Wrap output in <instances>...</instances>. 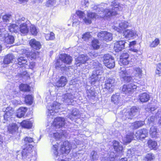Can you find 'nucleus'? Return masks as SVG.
Segmentation results:
<instances>
[{"instance_id": "1", "label": "nucleus", "mask_w": 161, "mask_h": 161, "mask_svg": "<svg viewBox=\"0 0 161 161\" xmlns=\"http://www.w3.org/2000/svg\"><path fill=\"white\" fill-rule=\"evenodd\" d=\"M107 4L101 3L97 5H94L92 8L93 9L96 10L99 14H101V13L103 14V15H100L102 18L109 17L118 14V11L120 7L115 0L111 3L112 10L111 8L104 10L103 7L107 6Z\"/></svg>"}, {"instance_id": "2", "label": "nucleus", "mask_w": 161, "mask_h": 161, "mask_svg": "<svg viewBox=\"0 0 161 161\" xmlns=\"http://www.w3.org/2000/svg\"><path fill=\"white\" fill-rule=\"evenodd\" d=\"M93 65L95 69L90 77L92 82L96 81L101 79L103 72L102 65L98 62L93 63Z\"/></svg>"}, {"instance_id": "3", "label": "nucleus", "mask_w": 161, "mask_h": 161, "mask_svg": "<svg viewBox=\"0 0 161 161\" xmlns=\"http://www.w3.org/2000/svg\"><path fill=\"white\" fill-rule=\"evenodd\" d=\"M62 131L63 132L61 134H60L61 133H59L58 132H56L55 133H53V135L52 134H51V137H52L53 139L54 138L55 139H56V141L55 140L54 142H53L52 141H53V139H51V142H52V144L53 145V147L52 148V151L54 155L55 156L56 158H57L58 156L60 157V156H62L61 154L58 155L59 153H58L57 151L58 148V142H56L57 144L54 143L56 141H57V140L62 138L63 136H66V132L65 131H63V130H62Z\"/></svg>"}, {"instance_id": "4", "label": "nucleus", "mask_w": 161, "mask_h": 161, "mask_svg": "<svg viewBox=\"0 0 161 161\" xmlns=\"http://www.w3.org/2000/svg\"><path fill=\"white\" fill-rule=\"evenodd\" d=\"M60 104L57 102H54L53 104L48 106L47 107L48 112L47 113V116L53 118L55 114L58 112V110L60 108Z\"/></svg>"}, {"instance_id": "5", "label": "nucleus", "mask_w": 161, "mask_h": 161, "mask_svg": "<svg viewBox=\"0 0 161 161\" xmlns=\"http://www.w3.org/2000/svg\"><path fill=\"white\" fill-rule=\"evenodd\" d=\"M33 147L32 145H30L28 149H23L21 153V159L23 161H35L34 159L31 158L32 155L31 153Z\"/></svg>"}, {"instance_id": "6", "label": "nucleus", "mask_w": 161, "mask_h": 161, "mask_svg": "<svg viewBox=\"0 0 161 161\" xmlns=\"http://www.w3.org/2000/svg\"><path fill=\"white\" fill-rule=\"evenodd\" d=\"M115 80L113 78H108L105 81V88L110 92H112L115 85Z\"/></svg>"}, {"instance_id": "7", "label": "nucleus", "mask_w": 161, "mask_h": 161, "mask_svg": "<svg viewBox=\"0 0 161 161\" xmlns=\"http://www.w3.org/2000/svg\"><path fill=\"white\" fill-rule=\"evenodd\" d=\"M137 86L133 83H130L123 86L122 91L125 94L133 92L137 88Z\"/></svg>"}, {"instance_id": "8", "label": "nucleus", "mask_w": 161, "mask_h": 161, "mask_svg": "<svg viewBox=\"0 0 161 161\" xmlns=\"http://www.w3.org/2000/svg\"><path fill=\"white\" fill-rule=\"evenodd\" d=\"M148 130L145 129H140L137 131L135 134V140L144 139L147 137Z\"/></svg>"}, {"instance_id": "9", "label": "nucleus", "mask_w": 161, "mask_h": 161, "mask_svg": "<svg viewBox=\"0 0 161 161\" xmlns=\"http://www.w3.org/2000/svg\"><path fill=\"white\" fill-rule=\"evenodd\" d=\"M98 38L105 41H111L112 39V34L105 31H102L97 35Z\"/></svg>"}, {"instance_id": "10", "label": "nucleus", "mask_w": 161, "mask_h": 161, "mask_svg": "<svg viewBox=\"0 0 161 161\" xmlns=\"http://www.w3.org/2000/svg\"><path fill=\"white\" fill-rule=\"evenodd\" d=\"M65 119L63 118L57 117L54 120L52 127L54 126V129L62 127L65 124Z\"/></svg>"}, {"instance_id": "11", "label": "nucleus", "mask_w": 161, "mask_h": 161, "mask_svg": "<svg viewBox=\"0 0 161 161\" xmlns=\"http://www.w3.org/2000/svg\"><path fill=\"white\" fill-rule=\"evenodd\" d=\"M71 146L70 143L68 141L64 142L61 145L60 151L62 154H68L70 151Z\"/></svg>"}, {"instance_id": "12", "label": "nucleus", "mask_w": 161, "mask_h": 161, "mask_svg": "<svg viewBox=\"0 0 161 161\" xmlns=\"http://www.w3.org/2000/svg\"><path fill=\"white\" fill-rule=\"evenodd\" d=\"M14 113V110L11 107H8L6 110V113L4 116V118L6 121L11 120V116Z\"/></svg>"}, {"instance_id": "13", "label": "nucleus", "mask_w": 161, "mask_h": 161, "mask_svg": "<svg viewBox=\"0 0 161 161\" xmlns=\"http://www.w3.org/2000/svg\"><path fill=\"white\" fill-rule=\"evenodd\" d=\"M135 136L132 132L128 133L125 136L122 137V140L124 144H127L131 142V141L135 140Z\"/></svg>"}, {"instance_id": "14", "label": "nucleus", "mask_w": 161, "mask_h": 161, "mask_svg": "<svg viewBox=\"0 0 161 161\" xmlns=\"http://www.w3.org/2000/svg\"><path fill=\"white\" fill-rule=\"evenodd\" d=\"M125 42L123 40L119 41L114 43V48L116 52H119L125 47Z\"/></svg>"}, {"instance_id": "15", "label": "nucleus", "mask_w": 161, "mask_h": 161, "mask_svg": "<svg viewBox=\"0 0 161 161\" xmlns=\"http://www.w3.org/2000/svg\"><path fill=\"white\" fill-rule=\"evenodd\" d=\"M59 58L62 63L69 64L72 61V58L69 55L65 54H60Z\"/></svg>"}, {"instance_id": "16", "label": "nucleus", "mask_w": 161, "mask_h": 161, "mask_svg": "<svg viewBox=\"0 0 161 161\" xmlns=\"http://www.w3.org/2000/svg\"><path fill=\"white\" fill-rule=\"evenodd\" d=\"M29 44L31 47L36 50L40 49L41 47L40 42L35 39H31L29 42Z\"/></svg>"}, {"instance_id": "17", "label": "nucleus", "mask_w": 161, "mask_h": 161, "mask_svg": "<svg viewBox=\"0 0 161 161\" xmlns=\"http://www.w3.org/2000/svg\"><path fill=\"white\" fill-rule=\"evenodd\" d=\"M67 82V79L65 77L62 76L55 83V86L57 87L64 86Z\"/></svg>"}, {"instance_id": "18", "label": "nucleus", "mask_w": 161, "mask_h": 161, "mask_svg": "<svg viewBox=\"0 0 161 161\" xmlns=\"http://www.w3.org/2000/svg\"><path fill=\"white\" fill-rule=\"evenodd\" d=\"M133 73L136 77L139 78H141L142 75V71L139 67H133Z\"/></svg>"}, {"instance_id": "19", "label": "nucleus", "mask_w": 161, "mask_h": 161, "mask_svg": "<svg viewBox=\"0 0 161 161\" xmlns=\"http://www.w3.org/2000/svg\"><path fill=\"white\" fill-rule=\"evenodd\" d=\"M88 17L90 18H85L83 19L84 22L86 24H90L91 23V20L90 18H98V15L96 13H90L88 14Z\"/></svg>"}, {"instance_id": "20", "label": "nucleus", "mask_w": 161, "mask_h": 161, "mask_svg": "<svg viewBox=\"0 0 161 161\" xmlns=\"http://www.w3.org/2000/svg\"><path fill=\"white\" fill-rule=\"evenodd\" d=\"M14 58V56L13 55L11 54H7L4 57L3 63L5 64H8L12 63Z\"/></svg>"}, {"instance_id": "21", "label": "nucleus", "mask_w": 161, "mask_h": 161, "mask_svg": "<svg viewBox=\"0 0 161 161\" xmlns=\"http://www.w3.org/2000/svg\"><path fill=\"white\" fill-rule=\"evenodd\" d=\"M18 126L15 123L10 124L8 126V131L10 133L15 132L18 130Z\"/></svg>"}, {"instance_id": "22", "label": "nucleus", "mask_w": 161, "mask_h": 161, "mask_svg": "<svg viewBox=\"0 0 161 161\" xmlns=\"http://www.w3.org/2000/svg\"><path fill=\"white\" fill-rule=\"evenodd\" d=\"M111 100L114 104H119L121 101L119 93H117L113 95L111 97Z\"/></svg>"}, {"instance_id": "23", "label": "nucleus", "mask_w": 161, "mask_h": 161, "mask_svg": "<svg viewBox=\"0 0 161 161\" xmlns=\"http://www.w3.org/2000/svg\"><path fill=\"white\" fill-rule=\"evenodd\" d=\"M149 95L146 92L141 93L139 95V99L142 102H147L149 100Z\"/></svg>"}, {"instance_id": "24", "label": "nucleus", "mask_w": 161, "mask_h": 161, "mask_svg": "<svg viewBox=\"0 0 161 161\" xmlns=\"http://www.w3.org/2000/svg\"><path fill=\"white\" fill-rule=\"evenodd\" d=\"M27 108L25 107H20L17 110L16 113L17 117L20 118L24 116L26 111Z\"/></svg>"}, {"instance_id": "25", "label": "nucleus", "mask_w": 161, "mask_h": 161, "mask_svg": "<svg viewBox=\"0 0 161 161\" xmlns=\"http://www.w3.org/2000/svg\"><path fill=\"white\" fill-rule=\"evenodd\" d=\"M19 30L21 33L25 35L28 32L29 28L26 23H23L20 25Z\"/></svg>"}, {"instance_id": "26", "label": "nucleus", "mask_w": 161, "mask_h": 161, "mask_svg": "<svg viewBox=\"0 0 161 161\" xmlns=\"http://www.w3.org/2000/svg\"><path fill=\"white\" fill-rule=\"evenodd\" d=\"M73 96L70 93H67L63 96L62 100L70 104L73 100Z\"/></svg>"}, {"instance_id": "27", "label": "nucleus", "mask_w": 161, "mask_h": 161, "mask_svg": "<svg viewBox=\"0 0 161 161\" xmlns=\"http://www.w3.org/2000/svg\"><path fill=\"white\" fill-rule=\"evenodd\" d=\"M113 145L115 150L117 151H122L123 149V147L122 145L118 141H114L113 142Z\"/></svg>"}, {"instance_id": "28", "label": "nucleus", "mask_w": 161, "mask_h": 161, "mask_svg": "<svg viewBox=\"0 0 161 161\" xmlns=\"http://www.w3.org/2000/svg\"><path fill=\"white\" fill-rule=\"evenodd\" d=\"M21 125L23 128L30 129L32 126V123L29 120H24L21 123Z\"/></svg>"}, {"instance_id": "29", "label": "nucleus", "mask_w": 161, "mask_h": 161, "mask_svg": "<svg viewBox=\"0 0 161 161\" xmlns=\"http://www.w3.org/2000/svg\"><path fill=\"white\" fill-rule=\"evenodd\" d=\"M124 36L126 38H130L135 36L136 34V31L127 30L124 32Z\"/></svg>"}, {"instance_id": "30", "label": "nucleus", "mask_w": 161, "mask_h": 161, "mask_svg": "<svg viewBox=\"0 0 161 161\" xmlns=\"http://www.w3.org/2000/svg\"><path fill=\"white\" fill-rule=\"evenodd\" d=\"M4 40H2V41H4L5 43L7 44H12L13 43L14 41V38L12 36L8 35L5 36L3 37Z\"/></svg>"}, {"instance_id": "31", "label": "nucleus", "mask_w": 161, "mask_h": 161, "mask_svg": "<svg viewBox=\"0 0 161 161\" xmlns=\"http://www.w3.org/2000/svg\"><path fill=\"white\" fill-rule=\"evenodd\" d=\"M25 144V148L24 149L27 148L28 149L29 147V146L31 145L29 144V143H31L33 142V138L26 137H25L23 140ZM32 146H33L31 145Z\"/></svg>"}, {"instance_id": "32", "label": "nucleus", "mask_w": 161, "mask_h": 161, "mask_svg": "<svg viewBox=\"0 0 161 161\" xmlns=\"http://www.w3.org/2000/svg\"><path fill=\"white\" fill-rule=\"evenodd\" d=\"M17 60L18 62L17 63L19 65H23V66L24 67H26V66L27 64V61L25 58L21 57L17 59Z\"/></svg>"}, {"instance_id": "33", "label": "nucleus", "mask_w": 161, "mask_h": 161, "mask_svg": "<svg viewBox=\"0 0 161 161\" xmlns=\"http://www.w3.org/2000/svg\"><path fill=\"white\" fill-rule=\"evenodd\" d=\"M149 133L152 137H156L157 135V128L154 126H152L150 128Z\"/></svg>"}, {"instance_id": "34", "label": "nucleus", "mask_w": 161, "mask_h": 161, "mask_svg": "<svg viewBox=\"0 0 161 161\" xmlns=\"http://www.w3.org/2000/svg\"><path fill=\"white\" fill-rule=\"evenodd\" d=\"M121 71L119 72V75L120 78L123 79L127 76L130 75L129 72L126 70L125 69H122V68H121Z\"/></svg>"}, {"instance_id": "35", "label": "nucleus", "mask_w": 161, "mask_h": 161, "mask_svg": "<svg viewBox=\"0 0 161 161\" xmlns=\"http://www.w3.org/2000/svg\"><path fill=\"white\" fill-rule=\"evenodd\" d=\"M144 124V121H136L132 123V126H133L135 129H136L139 127L142 126Z\"/></svg>"}, {"instance_id": "36", "label": "nucleus", "mask_w": 161, "mask_h": 161, "mask_svg": "<svg viewBox=\"0 0 161 161\" xmlns=\"http://www.w3.org/2000/svg\"><path fill=\"white\" fill-rule=\"evenodd\" d=\"M91 161H96L98 160L99 156L97 153L93 151L91 153Z\"/></svg>"}, {"instance_id": "37", "label": "nucleus", "mask_w": 161, "mask_h": 161, "mask_svg": "<svg viewBox=\"0 0 161 161\" xmlns=\"http://www.w3.org/2000/svg\"><path fill=\"white\" fill-rule=\"evenodd\" d=\"M20 90L23 92H29L30 90V86L26 84H21L19 86Z\"/></svg>"}, {"instance_id": "38", "label": "nucleus", "mask_w": 161, "mask_h": 161, "mask_svg": "<svg viewBox=\"0 0 161 161\" xmlns=\"http://www.w3.org/2000/svg\"><path fill=\"white\" fill-rule=\"evenodd\" d=\"M107 62L106 64H104L108 68H113L115 66V64L114 59L109 60Z\"/></svg>"}, {"instance_id": "39", "label": "nucleus", "mask_w": 161, "mask_h": 161, "mask_svg": "<svg viewBox=\"0 0 161 161\" xmlns=\"http://www.w3.org/2000/svg\"><path fill=\"white\" fill-rule=\"evenodd\" d=\"M44 34L45 38L47 41L53 40L55 38V35L52 32H50V33Z\"/></svg>"}, {"instance_id": "40", "label": "nucleus", "mask_w": 161, "mask_h": 161, "mask_svg": "<svg viewBox=\"0 0 161 161\" xmlns=\"http://www.w3.org/2000/svg\"><path fill=\"white\" fill-rule=\"evenodd\" d=\"M132 118V115L131 114L130 112L129 111L124 113L122 118L123 120H127V119H131Z\"/></svg>"}, {"instance_id": "41", "label": "nucleus", "mask_w": 161, "mask_h": 161, "mask_svg": "<svg viewBox=\"0 0 161 161\" xmlns=\"http://www.w3.org/2000/svg\"><path fill=\"white\" fill-rule=\"evenodd\" d=\"M160 43V40L158 38H156L151 42L150 45L149 46L151 47H157Z\"/></svg>"}, {"instance_id": "42", "label": "nucleus", "mask_w": 161, "mask_h": 161, "mask_svg": "<svg viewBox=\"0 0 161 161\" xmlns=\"http://www.w3.org/2000/svg\"><path fill=\"white\" fill-rule=\"evenodd\" d=\"M148 147L151 149H153L157 146V143L156 142L151 140H149L147 142Z\"/></svg>"}, {"instance_id": "43", "label": "nucleus", "mask_w": 161, "mask_h": 161, "mask_svg": "<svg viewBox=\"0 0 161 161\" xmlns=\"http://www.w3.org/2000/svg\"><path fill=\"white\" fill-rule=\"evenodd\" d=\"M78 112L76 108L73 109L72 112V114L71 115L69 116L68 117L71 120H73L75 119H76V116L78 115Z\"/></svg>"}, {"instance_id": "44", "label": "nucleus", "mask_w": 161, "mask_h": 161, "mask_svg": "<svg viewBox=\"0 0 161 161\" xmlns=\"http://www.w3.org/2000/svg\"><path fill=\"white\" fill-rule=\"evenodd\" d=\"M25 101L26 103L29 105H31L33 102V97L31 95H28L25 97Z\"/></svg>"}, {"instance_id": "45", "label": "nucleus", "mask_w": 161, "mask_h": 161, "mask_svg": "<svg viewBox=\"0 0 161 161\" xmlns=\"http://www.w3.org/2000/svg\"><path fill=\"white\" fill-rule=\"evenodd\" d=\"M100 43L98 40L94 39L92 42V46L93 48L98 49L99 48Z\"/></svg>"}, {"instance_id": "46", "label": "nucleus", "mask_w": 161, "mask_h": 161, "mask_svg": "<svg viewBox=\"0 0 161 161\" xmlns=\"http://www.w3.org/2000/svg\"><path fill=\"white\" fill-rule=\"evenodd\" d=\"M155 75L158 76H161V64L160 63L158 64L157 65Z\"/></svg>"}, {"instance_id": "47", "label": "nucleus", "mask_w": 161, "mask_h": 161, "mask_svg": "<svg viewBox=\"0 0 161 161\" xmlns=\"http://www.w3.org/2000/svg\"><path fill=\"white\" fill-rule=\"evenodd\" d=\"M154 158V156L152 154L148 153L143 158V161H151Z\"/></svg>"}, {"instance_id": "48", "label": "nucleus", "mask_w": 161, "mask_h": 161, "mask_svg": "<svg viewBox=\"0 0 161 161\" xmlns=\"http://www.w3.org/2000/svg\"><path fill=\"white\" fill-rule=\"evenodd\" d=\"M18 27L15 24H12L8 27V30L11 32H17Z\"/></svg>"}, {"instance_id": "49", "label": "nucleus", "mask_w": 161, "mask_h": 161, "mask_svg": "<svg viewBox=\"0 0 161 161\" xmlns=\"http://www.w3.org/2000/svg\"><path fill=\"white\" fill-rule=\"evenodd\" d=\"M103 58L104 59L103 62L104 64H106V63H107V61H108V60H109L114 59L112 56L109 55V54H105L104 55Z\"/></svg>"}, {"instance_id": "50", "label": "nucleus", "mask_w": 161, "mask_h": 161, "mask_svg": "<svg viewBox=\"0 0 161 161\" xmlns=\"http://www.w3.org/2000/svg\"><path fill=\"white\" fill-rule=\"evenodd\" d=\"M56 0H47L46 6L47 7H51L54 5L56 3Z\"/></svg>"}, {"instance_id": "51", "label": "nucleus", "mask_w": 161, "mask_h": 161, "mask_svg": "<svg viewBox=\"0 0 161 161\" xmlns=\"http://www.w3.org/2000/svg\"><path fill=\"white\" fill-rule=\"evenodd\" d=\"M132 115L133 117L137 114L139 111V109L136 107H133L129 111Z\"/></svg>"}, {"instance_id": "52", "label": "nucleus", "mask_w": 161, "mask_h": 161, "mask_svg": "<svg viewBox=\"0 0 161 161\" xmlns=\"http://www.w3.org/2000/svg\"><path fill=\"white\" fill-rule=\"evenodd\" d=\"M12 19V15L10 14H5L3 17V19L4 22H8L11 20Z\"/></svg>"}, {"instance_id": "53", "label": "nucleus", "mask_w": 161, "mask_h": 161, "mask_svg": "<svg viewBox=\"0 0 161 161\" xmlns=\"http://www.w3.org/2000/svg\"><path fill=\"white\" fill-rule=\"evenodd\" d=\"M38 53L37 52H36L35 50H33L29 53V57L31 58L35 59L36 58V56Z\"/></svg>"}, {"instance_id": "54", "label": "nucleus", "mask_w": 161, "mask_h": 161, "mask_svg": "<svg viewBox=\"0 0 161 161\" xmlns=\"http://www.w3.org/2000/svg\"><path fill=\"white\" fill-rule=\"evenodd\" d=\"M129 61L127 59H124L120 58L119 61V64L121 65L123 64V65H127L129 64Z\"/></svg>"}, {"instance_id": "55", "label": "nucleus", "mask_w": 161, "mask_h": 161, "mask_svg": "<svg viewBox=\"0 0 161 161\" xmlns=\"http://www.w3.org/2000/svg\"><path fill=\"white\" fill-rule=\"evenodd\" d=\"M129 24L128 22L126 21H123L119 24V26L122 29H125L127 27Z\"/></svg>"}, {"instance_id": "56", "label": "nucleus", "mask_w": 161, "mask_h": 161, "mask_svg": "<svg viewBox=\"0 0 161 161\" xmlns=\"http://www.w3.org/2000/svg\"><path fill=\"white\" fill-rule=\"evenodd\" d=\"M30 31L31 34L34 35H36L38 32L36 27L33 25H31V26Z\"/></svg>"}, {"instance_id": "57", "label": "nucleus", "mask_w": 161, "mask_h": 161, "mask_svg": "<svg viewBox=\"0 0 161 161\" xmlns=\"http://www.w3.org/2000/svg\"><path fill=\"white\" fill-rule=\"evenodd\" d=\"M86 93L88 97L93 96L95 95V92L94 90L91 89L90 90H87Z\"/></svg>"}, {"instance_id": "58", "label": "nucleus", "mask_w": 161, "mask_h": 161, "mask_svg": "<svg viewBox=\"0 0 161 161\" xmlns=\"http://www.w3.org/2000/svg\"><path fill=\"white\" fill-rule=\"evenodd\" d=\"M88 57L84 55H81V64H84L88 60Z\"/></svg>"}, {"instance_id": "59", "label": "nucleus", "mask_w": 161, "mask_h": 161, "mask_svg": "<svg viewBox=\"0 0 161 161\" xmlns=\"http://www.w3.org/2000/svg\"><path fill=\"white\" fill-rule=\"evenodd\" d=\"M7 35H8V33L6 32H2L0 30V40L1 41L2 40H3V37H4Z\"/></svg>"}, {"instance_id": "60", "label": "nucleus", "mask_w": 161, "mask_h": 161, "mask_svg": "<svg viewBox=\"0 0 161 161\" xmlns=\"http://www.w3.org/2000/svg\"><path fill=\"white\" fill-rule=\"evenodd\" d=\"M91 36L89 33L87 32L83 36L82 38L84 39V40H86L90 37Z\"/></svg>"}, {"instance_id": "61", "label": "nucleus", "mask_w": 161, "mask_h": 161, "mask_svg": "<svg viewBox=\"0 0 161 161\" xmlns=\"http://www.w3.org/2000/svg\"><path fill=\"white\" fill-rule=\"evenodd\" d=\"M134 154V151L132 149H129L127 151V155L129 157H131Z\"/></svg>"}, {"instance_id": "62", "label": "nucleus", "mask_w": 161, "mask_h": 161, "mask_svg": "<svg viewBox=\"0 0 161 161\" xmlns=\"http://www.w3.org/2000/svg\"><path fill=\"white\" fill-rule=\"evenodd\" d=\"M61 61L60 59L59 60H58L56 63V67H63L62 66V65H63V64L64 63H62L61 61Z\"/></svg>"}, {"instance_id": "63", "label": "nucleus", "mask_w": 161, "mask_h": 161, "mask_svg": "<svg viewBox=\"0 0 161 161\" xmlns=\"http://www.w3.org/2000/svg\"><path fill=\"white\" fill-rule=\"evenodd\" d=\"M156 116L157 117H158V118H159V119L158 120V123L160 125H161V112L158 111L156 114Z\"/></svg>"}, {"instance_id": "64", "label": "nucleus", "mask_w": 161, "mask_h": 161, "mask_svg": "<svg viewBox=\"0 0 161 161\" xmlns=\"http://www.w3.org/2000/svg\"><path fill=\"white\" fill-rule=\"evenodd\" d=\"M132 79V77L130 76L129 75L127 76L123 80L126 82H129Z\"/></svg>"}]
</instances>
